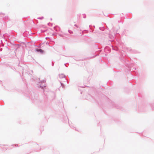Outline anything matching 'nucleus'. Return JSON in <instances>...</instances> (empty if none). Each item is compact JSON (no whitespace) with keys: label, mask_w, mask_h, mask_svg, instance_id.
<instances>
[{"label":"nucleus","mask_w":154,"mask_h":154,"mask_svg":"<svg viewBox=\"0 0 154 154\" xmlns=\"http://www.w3.org/2000/svg\"><path fill=\"white\" fill-rule=\"evenodd\" d=\"M36 51L38 52H40L41 53H43V51L42 49H38L36 50Z\"/></svg>","instance_id":"f257e3e1"},{"label":"nucleus","mask_w":154,"mask_h":154,"mask_svg":"<svg viewBox=\"0 0 154 154\" xmlns=\"http://www.w3.org/2000/svg\"><path fill=\"white\" fill-rule=\"evenodd\" d=\"M69 32L70 33H71V32L69 31Z\"/></svg>","instance_id":"f03ea898"}]
</instances>
